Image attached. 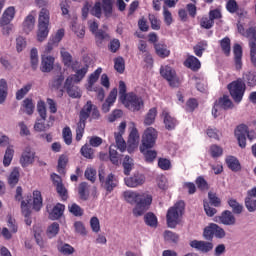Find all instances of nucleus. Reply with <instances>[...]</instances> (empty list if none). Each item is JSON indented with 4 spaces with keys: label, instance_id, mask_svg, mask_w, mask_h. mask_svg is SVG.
<instances>
[{
    "label": "nucleus",
    "instance_id": "f257e3e1",
    "mask_svg": "<svg viewBox=\"0 0 256 256\" xmlns=\"http://www.w3.org/2000/svg\"><path fill=\"white\" fill-rule=\"evenodd\" d=\"M124 199L127 203L135 205L133 209L134 217H141L146 211H149L151 203H153V196L149 192H135V191H126L124 192Z\"/></svg>",
    "mask_w": 256,
    "mask_h": 256
},
{
    "label": "nucleus",
    "instance_id": "f03ea898",
    "mask_svg": "<svg viewBox=\"0 0 256 256\" xmlns=\"http://www.w3.org/2000/svg\"><path fill=\"white\" fill-rule=\"evenodd\" d=\"M113 5H115V0H96L93 6L85 2L82 8V17L87 19L90 13L96 19H101L103 15L106 19H109L113 16Z\"/></svg>",
    "mask_w": 256,
    "mask_h": 256
},
{
    "label": "nucleus",
    "instance_id": "7ed1b4c3",
    "mask_svg": "<svg viewBox=\"0 0 256 256\" xmlns=\"http://www.w3.org/2000/svg\"><path fill=\"white\" fill-rule=\"evenodd\" d=\"M88 117H91V119H99L101 117L99 108H97V106L93 104L91 100H88L80 111V120L76 128V141H81V139H83V133H85V123Z\"/></svg>",
    "mask_w": 256,
    "mask_h": 256
},
{
    "label": "nucleus",
    "instance_id": "20e7f679",
    "mask_svg": "<svg viewBox=\"0 0 256 256\" xmlns=\"http://www.w3.org/2000/svg\"><path fill=\"white\" fill-rule=\"evenodd\" d=\"M185 209V202L179 201L173 207H171L166 215L167 225L170 229H175L179 225V217L183 215Z\"/></svg>",
    "mask_w": 256,
    "mask_h": 256
},
{
    "label": "nucleus",
    "instance_id": "39448f33",
    "mask_svg": "<svg viewBox=\"0 0 256 256\" xmlns=\"http://www.w3.org/2000/svg\"><path fill=\"white\" fill-rule=\"evenodd\" d=\"M121 103L129 109V111H141L144 107L143 98L133 92H129L126 97L121 100Z\"/></svg>",
    "mask_w": 256,
    "mask_h": 256
},
{
    "label": "nucleus",
    "instance_id": "423d86ee",
    "mask_svg": "<svg viewBox=\"0 0 256 256\" xmlns=\"http://www.w3.org/2000/svg\"><path fill=\"white\" fill-rule=\"evenodd\" d=\"M228 89L235 103H241L245 95V83L241 80L234 81L228 85Z\"/></svg>",
    "mask_w": 256,
    "mask_h": 256
},
{
    "label": "nucleus",
    "instance_id": "0eeeda50",
    "mask_svg": "<svg viewBox=\"0 0 256 256\" xmlns=\"http://www.w3.org/2000/svg\"><path fill=\"white\" fill-rule=\"evenodd\" d=\"M203 235L207 241H211L213 237H216V239H225L227 232H225V229L221 228V226L211 223L204 229Z\"/></svg>",
    "mask_w": 256,
    "mask_h": 256
},
{
    "label": "nucleus",
    "instance_id": "6e6552de",
    "mask_svg": "<svg viewBox=\"0 0 256 256\" xmlns=\"http://www.w3.org/2000/svg\"><path fill=\"white\" fill-rule=\"evenodd\" d=\"M99 181L101 183V186L103 189L107 191V193H111L115 187H117V179H115V175L108 174L105 177V170L101 169L99 170Z\"/></svg>",
    "mask_w": 256,
    "mask_h": 256
},
{
    "label": "nucleus",
    "instance_id": "1a4fd4ad",
    "mask_svg": "<svg viewBox=\"0 0 256 256\" xmlns=\"http://www.w3.org/2000/svg\"><path fill=\"white\" fill-rule=\"evenodd\" d=\"M238 32L243 37H246L249 41V47H251V43L254 47H256V25L253 22L249 23V27L245 30V27H243V24L237 25Z\"/></svg>",
    "mask_w": 256,
    "mask_h": 256
},
{
    "label": "nucleus",
    "instance_id": "9d476101",
    "mask_svg": "<svg viewBox=\"0 0 256 256\" xmlns=\"http://www.w3.org/2000/svg\"><path fill=\"white\" fill-rule=\"evenodd\" d=\"M71 69L74 72V75L69 76L68 79L72 78V83L82 82L83 79H85V75L89 72V66L84 65L80 68L79 61H75L74 64H72Z\"/></svg>",
    "mask_w": 256,
    "mask_h": 256
},
{
    "label": "nucleus",
    "instance_id": "9b49d317",
    "mask_svg": "<svg viewBox=\"0 0 256 256\" xmlns=\"http://www.w3.org/2000/svg\"><path fill=\"white\" fill-rule=\"evenodd\" d=\"M157 141V130L153 127H149L144 131L142 136V145L140 147L153 148Z\"/></svg>",
    "mask_w": 256,
    "mask_h": 256
},
{
    "label": "nucleus",
    "instance_id": "f8f14e48",
    "mask_svg": "<svg viewBox=\"0 0 256 256\" xmlns=\"http://www.w3.org/2000/svg\"><path fill=\"white\" fill-rule=\"evenodd\" d=\"M160 74L168 81L170 87H179V78H177V74L173 68L169 66L161 67Z\"/></svg>",
    "mask_w": 256,
    "mask_h": 256
},
{
    "label": "nucleus",
    "instance_id": "ddd939ff",
    "mask_svg": "<svg viewBox=\"0 0 256 256\" xmlns=\"http://www.w3.org/2000/svg\"><path fill=\"white\" fill-rule=\"evenodd\" d=\"M35 159H37V156L33 149L31 147H26L21 154L19 162L21 167L25 168L29 167V165H33V163H35Z\"/></svg>",
    "mask_w": 256,
    "mask_h": 256
},
{
    "label": "nucleus",
    "instance_id": "4468645a",
    "mask_svg": "<svg viewBox=\"0 0 256 256\" xmlns=\"http://www.w3.org/2000/svg\"><path fill=\"white\" fill-rule=\"evenodd\" d=\"M249 131V127L245 124L239 125L235 130V135L239 144V147L245 149L247 147V133Z\"/></svg>",
    "mask_w": 256,
    "mask_h": 256
},
{
    "label": "nucleus",
    "instance_id": "2eb2a0df",
    "mask_svg": "<svg viewBox=\"0 0 256 256\" xmlns=\"http://www.w3.org/2000/svg\"><path fill=\"white\" fill-rule=\"evenodd\" d=\"M89 29L91 33L95 34L96 37V43H101V41H105V39H109V34H107L103 30H98L99 29V24L95 21H88Z\"/></svg>",
    "mask_w": 256,
    "mask_h": 256
},
{
    "label": "nucleus",
    "instance_id": "dca6fc26",
    "mask_svg": "<svg viewBox=\"0 0 256 256\" xmlns=\"http://www.w3.org/2000/svg\"><path fill=\"white\" fill-rule=\"evenodd\" d=\"M64 88L66 89L69 97L72 99H79L81 98V89L78 86L73 84V78H67L64 83Z\"/></svg>",
    "mask_w": 256,
    "mask_h": 256
},
{
    "label": "nucleus",
    "instance_id": "f3484780",
    "mask_svg": "<svg viewBox=\"0 0 256 256\" xmlns=\"http://www.w3.org/2000/svg\"><path fill=\"white\" fill-rule=\"evenodd\" d=\"M124 181L127 187H131V188L141 187V185L145 184V175L141 173H136L132 177L125 178Z\"/></svg>",
    "mask_w": 256,
    "mask_h": 256
},
{
    "label": "nucleus",
    "instance_id": "a211bd4d",
    "mask_svg": "<svg viewBox=\"0 0 256 256\" xmlns=\"http://www.w3.org/2000/svg\"><path fill=\"white\" fill-rule=\"evenodd\" d=\"M190 247L201 253H209V251H213V244L207 241L192 240L190 242Z\"/></svg>",
    "mask_w": 256,
    "mask_h": 256
},
{
    "label": "nucleus",
    "instance_id": "6ab92c4d",
    "mask_svg": "<svg viewBox=\"0 0 256 256\" xmlns=\"http://www.w3.org/2000/svg\"><path fill=\"white\" fill-rule=\"evenodd\" d=\"M218 219L222 225H226L228 227H234V225H237V218L233 212L229 210L222 212Z\"/></svg>",
    "mask_w": 256,
    "mask_h": 256
},
{
    "label": "nucleus",
    "instance_id": "aec40b11",
    "mask_svg": "<svg viewBox=\"0 0 256 256\" xmlns=\"http://www.w3.org/2000/svg\"><path fill=\"white\" fill-rule=\"evenodd\" d=\"M234 54V67L236 71H241L243 69V49L241 45L235 44L233 48Z\"/></svg>",
    "mask_w": 256,
    "mask_h": 256
},
{
    "label": "nucleus",
    "instance_id": "412c9836",
    "mask_svg": "<svg viewBox=\"0 0 256 256\" xmlns=\"http://www.w3.org/2000/svg\"><path fill=\"white\" fill-rule=\"evenodd\" d=\"M139 145V132L137 131V128H133L130 132L129 138H128V153H133L135 149H137Z\"/></svg>",
    "mask_w": 256,
    "mask_h": 256
},
{
    "label": "nucleus",
    "instance_id": "4be33fe9",
    "mask_svg": "<svg viewBox=\"0 0 256 256\" xmlns=\"http://www.w3.org/2000/svg\"><path fill=\"white\" fill-rule=\"evenodd\" d=\"M117 101V88L112 89L109 96L107 97L105 103L102 104L103 113H109L111 111V107H113V103Z\"/></svg>",
    "mask_w": 256,
    "mask_h": 256
},
{
    "label": "nucleus",
    "instance_id": "5701e85b",
    "mask_svg": "<svg viewBox=\"0 0 256 256\" xmlns=\"http://www.w3.org/2000/svg\"><path fill=\"white\" fill-rule=\"evenodd\" d=\"M55 63V58L51 56H43L41 62V72L42 73H51L53 71V65Z\"/></svg>",
    "mask_w": 256,
    "mask_h": 256
},
{
    "label": "nucleus",
    "instance_id": "b1692460",
    "mask_svg": "<svg viewBox=\"0 0 256 256\" xmlns=\"http://www.w3.org/2000/svg\"><path fill=\"white\" fill-rule=\"evenodd\" d=\"M22 214L25 217L26 225H31V200H23L21 202Z\"/></svg>",
    "mask_w": 256,
    "mask_h": 256
},
{
    "label": "nucleus",
    "instance_id": "393cba45",
    "mask_svg": "<svg viewBox=\"0 0 256 256\" xmlns=\"http://www.w3.org/2000/svg\"><path fill=\"white\" fill-rule=\"evenodd\" d=\"M14 17H15V8L9 7L8 9L5 10L2 18L0 19V26L5 27V25H9L11 21H13Z\"/></svg>",
    "mask_w": 256,
    "mask_h": 256
},
{
    "label": "nucleus",
    "instance_id": "a878e982",
    "mask_svg": "<svg viewBox=\"0 0 256 256\" xmlns=\"http://www.w3.org/2000/svg\"><path fill=\"white\" fill-rule=\"evenodd\" d=\"M45 121L46 119L37 118L34 124V130L37 131L38 133L49 131V128L53 125V121L49 120L46 124Z\"/></svg>",
    "mask_w": 256,
    "mask_h": 256
},
{
    "label": "nucleus",
    "instance_id": "bb28decb",
    "mask_svg": "<svg viewBox=\"0 0 256 256\" xmlns=\"http://www.w3.org/2000/svg\"><path fill=\"white\" fill-rule=\"evenodd\" d=\"M162 116L165 128L168 129V131H172V129H175L177 125V120L173 118L172 115L169 114V112L166 110L162 112Z\"/></svg>",
    "mask_w": 256,
    "mask_h": 256
},
{
    "label": "nucleus",
    "instance_id": "cd10ccee",
    "mask_svg": "<svg viewBox=\"0 0 256 256\" xmlns=\"http://www.w3.org/2000/svg\"><path fill=\"white\" fill-rule=\"evenodd\" d=\"M103 73V68L99 67L97 68L93 73H91L88 76V86L87 89L88 91H91L93 89V85L96 84L97 81H99V77H101V74Z\"/></svg>",
    "mask_w": 256,
    "mask_h": 256
},
{
    "label": "nucleus",
    "instance_id": "c85d7f7f",
    "mask_svg": "<svg viewBox=\"0 0 256 256\" xmlns=\"http://www.w3.org/2000/svg\"><path fill=\"white\" fill-rule=\"evenodd\" d=\"M65 211V205L58 203L54 206L51 213L49 214V219L52 221H56L57 219H61L63 213Z\"/></svg>",
    "mask_w": 256,
    "mask_h": 256
},
{
    "label": "nucleus",
    "instance_id": "c756f323",
    "mask_svg": "<svg viewBox=\"0 0 256 256\" xmlns=\"http://www.w3.org/2000/svg\"><path fill=\"white\" fill-rule=\"evenodd\" d=\"M154 49L156 51V55L161 57V59H165V57H169V55H171V51L167 48V45L163 43H155Z\"/></svg>",
    "mask_w": 256,
    "mask_h": 256
},
{
    "label": "nucleus",
    "instance_id": "7c9ffc66",
    "mask_svg": "<svg viewBox=\"0 0 256 256\" xmlns=\"http://www.w3.org/2000/svg\"><path fill=\"white\" fill-rule=\"evenodd\" d=\"M184 64L188 69H192V71H199L201 69V62L195 56H189Z\"/></svg>",
    "mask_w": 256,
    "mask_h": 256
},
{
    "label": "nucleus",
    "instance_id": "2f4dec72",
    "mask_svg": "<svg viewBox=\"0 0 256 256\" xmlns=\"http://www.w3.org/2000/svg\"><path fill=\"white\" fill-rule=\"evenodd\" d=\"M60 55L62 57V61L65 67H73V64H75L76 60H73V56H71V53H69L65 48H61Z\"/></svg>",
    "mask_w": 256,
    "mask_h": 256
},
{
    "label": "nucleus",
    "instance_id": "473e14b6",
    "mask_svg": "<svg viewBox=\"0 0 256 256\" xmlns=\"http://www.w3.org/2000/svg\"><path fill=\"white\" fill-rule=\"evenodd\" d=\"M151 148L140 147V152L144 155L147 163H153L157 158V151L150 150Z\"/></svg>",
    "mask_w": 256,
    "mask_h": 256
},
{
    "label": "nucleus",
    "instance_id": "72a5a7b5",
    "mask_svg": "<svg viewBox=\"0 0 256 256\" xmlns=\"http://www.w3.org/2000/svg\"><path fill=\"white\" fill-rule=\"evenodd\" d=\"M33 209L34 211H41V208L43 207V198L41 197L40 191H34L33 192Z\"/></svg>",
    "mask_w": 256,
    "mask_h": 256
},
{
    "label": "nucleus",
    "instance_id": "f704fd0d",
    "mask_svg": "<svg viewBox=\"0 0 256 256\" xmlns=\"http://www.w3.org/2000/svg\"><path fill=\"white\" fill-rule=\"evenodd\" d=\"M78 195L82 201L89 199V184L82 182L78 186Z\"/></svg>",
    "mask_w": 256,
    "mask_h": 256
},
{
    "label": "nucleus",
    "instance_id": "c9c22d12",
    "mask_svg": "<svg viewBox=\"0 0 256 256\" xmlns=\"http://www.w3.org/2000/svg\"><path fill=\"white\" fill-rule=\"evenodd\" d=\"M49 35V26L38 24L37 40L43 43Z\"/></svg>",
    "mask_w": 256,
    "mask_h": 256
},
{
    "label": "nucleus",
    "instance_id": "e433bc0d",
    "mask_svg": "<svg viewBox=\"0 0 256 256\" xmlns=\"http://www.w3.org/2000/svg\"><path fill=\"white\" fill-rule=\"evenodd\" d=\"M122 165L124 168V174L131 175V171H133V167H135V162H133V158L128 155L125 156Z\"/></svg>",
    "mask_w": 256,
    "mask_h": 256
},
{
    "label": "nucleus",
    "instance_id": "4c0bfd02",
    "mask_svg": "<svg viewBox=\"0 0 256 256\" xmlns=\"http://www.w3.org/2000/svg\"><path fill=\"white\" fill-rule=\"evenodd\" d=\"M50 12L47 8H42L39 13L38 25L49 26Z\"/></svg>",
    "mask_w": 256,
    "mask_h": 256
},
{
    "label": "nucleus",
    "instance_id": "58836bf2",
    "mask_svg": "<svg viewBox=\"0 0 256 256\" xmlns=\"http://www.w3.org/2000/svg\"><path fill=\"white\" fill-rule=\"evenodd\" d=\"M228 205L232 209V213L235 215H241L243 213V206L237 200L231 198L228 200Z\"/></svg>",
    "mask_w": 256,
    "mask_h": 256
},
{
    "label": "nucleus",
    "instance_id": "ea45409f",
    "mask_svg": "<svg viewBox=\"0 0 256 256\" xmlns=\"http://www.w3.org/2000/svg\"><path fill=\"white\" fill-rule=\"evenodd\" d=\"M23 29L25 33H31V31L35 29V17H33V15H29L26 17L23 23Z\"/></svg>",
    "mask_w": 256,
    "mask_h": 256
},
{
    "label": "nucleus",
    "instance_id": "a19ab883",
    "mask_svg": "<svg viewBox=\"0 0 256 256\" xmlns=\"http://www.w3.org/2000/svg\"><path fill=\"white\" fill-rule=\"evenodd\" d=\"M226 164L231 171H241V164L237 158L230 156L226 158Z\"/></svg>",
    "mask_w": 256,
    "mask_h": 256
},
{
    "label": "nucleus",
    "instance_id": "79ce46f5",
    "mask_svg": "<svg viewBox=\"0 0 256 256\" xmlns=\"http://www.w3.org/2000/svg\"><path fill=\"white\" fill-rule=\"evenodd\" d=\"M216 103L221 107V109H224L225 111L233 109V102L231 99H229V96H223L222 98H219Z\"/></svg>",
    "mask_w": 256,
    "mask_h": 256
},
{
    "label": "nucleus",
    "instance_id": "37998d69",
    "mask_svg": "<svg viewBox=\"0 0 256 256\" xmlns=\"http://www.w3.org/2000/svg\"><path fill=\"white\" fill-rule=\"evenodd\" d=\"M30 63L31 68L35 71L37 67H39V54L37 52V48H32L30 51Z\"/></svg>",
    "mask_w": 256,
    "mask_h": 256
},
{
    "label": "nucleus",
    "instance_id": "c03bdc74",
    "mask_svg": "<svg viewBox=\"0 0 256 256\" xmlns=\"http://www.w3.org/2000/svg\"><path fill=\"white\" fill-rule=\"evenodd\" d=\"M157 117V108H151L145 116L144 125H153Z\"/></svg>",
    "mask_w": 256,
    "mask_h": 256
},
{
    "label": "nucleus",
    "instance_id": "a18cd8bd",
    "mask_svg": "<svg viewBox=\"0 0 256 256\" xmlns=\"http://www.w3.org/2000/svg\"><path fill=\"white\" fill-rule=\"evenodd\" d=\"M22 106L25 109V113L27 115H33L35 111V104L33 103V99L26 98L23 100Z\"/></svg>",
    "mask_w": 256,
    "mask_h": 256
},
{
    "label": "nucleus",
    "instance_id": "49530a36",
    "mask_svg": "<svg viewBox=\"0 0 256 256\" xmlns=\"http://www.w3.org/2000/svg\"><path fill=\"white\" fill-rule=\"evenodd\" d=\"M7 81L5 79L0 80V105L5 103V99H7Z\"/></svg>",
    "mask_w": 256,
    "mask_h": 256
},
{
    "label": "nucleus",
    "instance_id": "de8ad7c7",
    "mask_svg": "<svg viewBox=\"0 0 256 256\" xmlns=\"http://www.w3.org/2000/svg\"><path fill=\"white\" fill-rule=\"evenodd\" d=\"M32 87H33V84L28 83V84L24 85L21 89H19L16 92L17 101H21V99H23V97H25V95H27V93H29L31 91Z\"/></svg>",
    "mask_w": 256,
    "mask_h": 256
},
{
    "label": "nucleus",
    "instance_id": "09e8293b",
    "mask_svg": "<svg viewBox=\"0 0 256 256\" xmlns=\"http://www.w3.org/2000/svg\"><path fill=\"white\" fill-rule=\"evenodd\" d=\"M14 154H15V150H13V148L8 147L6 149L4 159H3L4 167H9L11 165V162L13 161V155Z\"/></svg>",
    "mask_w": 256,
    "mask_h": 256
},
{
    "label": "nucleus",
    "instance_id": "8fccbe9b",
    "mask_svg": "<svg viewBox=\"0 0 256 256\" xmlns=\"http://www.w3.org/2000/svg\"><path fill=\"white\" fill-rule=\"evenodd\" d=\"M8 183L11 187H15L19 183V168H14L9 175Z\"/></svg>",
    "mask_w": 256,
    "mask_h": 256
},
{
    "label": "nucleus",
    "instance_id": "3c124183",
    "mask_svg": "<svg viewBox=\"0 0 256 256\" xmlns=\"http://www.w3.org/2000/svg\"><path fill=\"white\" fill-rule=\"evenodd\" d=\"M220 47L227 56L231 55V39L225 37L220 41Z\"/></svg>",
    "mask_w": 256,
    "mask_h": 256
},
{
    "label": "nucleus",
    "instance_id": "603ef678",
    "mask_svg": "<svg viewBox=\"0 0 256 256\" xmlns=\"http://www.w3.org/2000/svg\"><path fill=\"white\" fill-rule=\"evenodd\" d=\"M245 207L247 209V211H249V213H255L256 211V199H253V197L251 196H247L245 198Z\"/></svg>",
    "mask_w": 256,
    "mask_h": 256
},
{
    "label": "nucleus",
    "instance_id": "864d4df0",
    "mask_svg": "<svg viewBox=\"0 0 256 256\" xmlns=\"http://www.w3.org/2000/svg\"><path fill=\"white\" fill-rule=\"evenodd\" d=\"M72 31L77 37H79V39H83V37H85V27L77 22L72 24Z\"/></svg>",
    "mask_w": 256,
    "mask_h": 256
},
{
    "label": "nucleus",
    "instance_id": "5fc2aeb1",
    "mask_svg": "<svg viewBox=\"0 0 256 256\" xmlns=\"http://www.w3.org/2000/svg\"><path fill=\"white\" fill-rule=\"evenodd\" d=\"M116 148H117V146H115V145H111L109 148V157H110V161H111V163H113V165L119 164V153H117Z\"/></svg>",
    "mask_w": 256,
    "mask_h": 256
},
{
    "label": "nucleus",
    "instance_id": "6e6d98bb",
    "mask_svg": "<svg viewBox=\"0 0 256 256\" xmlns=\"http://www.w3.org/2000/svg\"><path fill=\"white\" fill-rule=\"evenodd\" d=\"M115 141L117 145V149L123 153L127 149V144H125V140L123 139V134L115 133Z\"/></svg>",
    "mask_w": 256,
    "mask_h": 256
},
{
    "label": "nucleus",
    "instance_id": "4d7b16f0",
    "mask_svg": "<svg viewBox=\"0 0 256 256\" xmlns=\"http://www.w3.org/2000/svg\"><path fill=\"white\" fill-rule=\"evenodd\" d=\"M144 221L148 227H157V216L152 212H149L144 216Z\"/></svg>",
    "mask_w": 256,
    "mask_h": 256
},
{
    "label": "nucleus",
    "instance_id": "13d9d810",
    "mask_svg": "<svg viewBox=\"0 0 256 256\" xmlns=\"http://www.w3.org/2000/svg\"><path fill=\"white\" fill-rule=\"evenodd\" d=\"M244 81L247 82L249 87H255L256 85V72H247L243 76Z\"/></svg>",
    "mask_w": 256,
    "mask_h": 256
},
{
    "label": "nucleus",
    "instance_id": "bf43d9fd",
    "mask_svg": "<svg viewBox=\"0 0 256 256\" xmlns=\"http://www.w3.org/2000/svg\"><path fill=\"white\" fill-rule=\"evenodd\" d=\"M114 69L117 73H124L125 71V60L123 57L114 59Z\"/></svg>",
    "mask_w": 256,
    "mask_h": 256
},
{
    "label": "nucleus",
    "instance_id": "052dcab7",
    "mask_svg": "<svg viewBox=\"0 0 256 256\" xmlns=\"http://www.w3.org/2000/svg\"><path fill=\"white\" fill-rule=\"evenodd\" d=\"M58 233H59V223L54 222L48 227L47 236L49 237V239H53V237H56Z\"/></svg>",
    "mask_w": 256,
    "mask_h": 256
},
{
    "label": "nucleus",
    "instance_id": "680f3d73",
    "mask_svg": "<svg viewBox=\"0 0 256 256\" xmlns=\"http://www.w3.org/2000/svg\"><path fill=\"white\" fill-rule=\"evenodd\" d=\"M62 135L66 145H71V143H73V133L71 132V128L65 127L62 131Z\"/></svg>",
    "mask_w": 256,
    "mask_h": 256
},
{
    "label": "nucleus",
    "instance_id": "e2e57ef3",
    "mask_svg": "<svg viewBox=\"0 0 256 256\" xmlns=\"http://www.w3.org/2000/svg\"><path fill=\"white\" fill-rule=\"evenodd\" d=\"M69 162V159L67 156H60L58 160V172L62 175H65V167H67V163Z\"/></svg>",
    "mask_w": 256,
    "mask_h": 256
},
{
    "label": "nucleus",
    "instance_id": "0e129e2a",
    "mask_svg": "<svg viewBox=\"0 0 256 256\" xmlns=\"http://www.w3.org/2000/svg\"><path fill=\"white\" fill-rule=\"evenodd\" d=\"M164 239L165 241H168L169 243H178L179 242V236L177 233L171 232L169 230H166L164 232Z\"/></svg>",
    "mask_w": 256,
    "mask_h": 256
},
{
    "label": "nucleus",
    "instance_id": "69168bd1",
    "mask_svg": "<svg viewBox=\"0 0 256 256\" xmlns=\"http://www.w3.org/2000/svg\"><path fill=\"white\" fill-rule=\"evenodd\" d=\"M81 155L85 157L86 159H93L94 151L93 148L89 147L88 144H85L81 148Z\"/></svg>",
    "mask_w": 256,
    "mask_h": 256
},
{
    "label": "nucleus",
    "instance_id": "338daca9",
    "mask_svg": "<svg viewBox=\"0 0 256 256\" xmlns=\"http://www.w3.org/2000/svg\"><path fill=\"white\" fill-rule=\"evenodd\" d=\"M68 209L70 211V213H72V215H74L75 217H81L83 215V210L81 208V206L73 203V204H70L68 206Z\"/></svg>",
    "mask_w": 256,
    "mask_h": 256
},
{
    "label": "nucleus",
    "instance_id": "774afa93",
    "mask_svg": "<svg viewBox=\"0 0 256 256\" xmlns=\"http://www.w3.org/2000/svg\"><path fill=\"white\" fill-rule=\"evenodd\" d=\"M26 47H27V40L22 36L17 37L16 38V50H17V52L21 53V51H23Z\"/></svg>",
    "mask_w": 256,
    "mask_h": 256
}]
</instances>
